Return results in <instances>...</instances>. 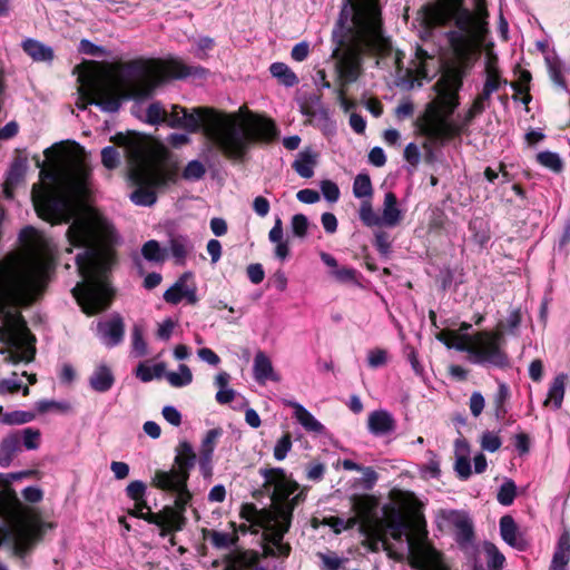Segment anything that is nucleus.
Instances as JSON below:
<instances>
[{
    "label": "nucleus",
    "mask_w": 570,
    "mask_h": 570,
    "mask_svg": "<svg viewBox=\"0 0 570 570\" xmlns=\"http://www.w3.org/2000/svg\"><path fill=\"white\" fill-rule=\"evenodd\" d=\"M32 203L38 216L51 224L72 223L67 229L70 245L85 249L76 256L82 282L72 288V295L87 314L106 309L112 291L108 273L115 263L114 245L118 235L100 214L88 210L77 215L72 200L59 190L33 186Z\"/></svg>",
    "instance_id": "nucleus-1"
},
{
    "label": "nucleus",
    "mask_w": 570,
    "mask_h": 570,
    "mask_svg": "<svg viewBox=\"0 0 570 570\" xmlns=\"http://www.w3.org/2000/svg\"><path fill=\"white\" fill-rule=\"evenodd\" d=\"M48 264L41 257L12 255L0 263V340L13 350L6 361L12 364L35 357V336L16 308L38 299L47 284Z\"/></svg>",
    "instance_id": "nucleus-2"
},
{
    "label": "nucleus",
    "mask_w": 570,
    "mask_h": 570,
    "mask_svg": "<svg viewBox=\"0 0 570 570\" xmlns=\"http://www.w3.org/2000/svg\"><path fill=\"white\" fill-rule=\"evenodd\" d=\"M206 70L190 67L177 59L165 62L135 59L124 63L112 79H91L81 86V109L96 105L107 112H117L122 100L150 98L156 88L167 78L181 79L188 76L202 77Z\"/></svg>",
    "instance_id": "nucleus-3"
},
{
    "label": "nucleus",
    "mask_w": 570,
    "mask_h": 570,
    "mask_svg": "<svg viewBox=\"0 0 570 570\" xmlns=\"http://www.w3.org/2000/svg\"><path fill=\"white\" fill-rule=\"evenodd\" d=\"M180 118H176L174 126L189 132H197L200 128L215 144L223 155L235 161H243L250 146L255 141H268L276 135L272 120L257 118L247 124L238 114L217 111L207 107L179 109Z\"/></svg>",
    "instance_id": "nucleus-4"
},
{
    "label": "nucleus",
    "mask_w": 570,
    "mask_h": 570,
    "mask_svg": "<svg viewBox=\"0 0 570 570\" xmlns=\"http://www.w3.org/2000/svg\"><path fill=\"white\" fill-rule=\"evenodd\" d=\"M263 488L269 494L273 511L256 510L245 505L242 517L266 531L265 553L272 557H288L291 546L283 542L289 530L294 510L306 500L307 488L299 484L282 468H262Z\"/></svg>",
    "instance_id": "nucleus-5"
},
{
    "label": "nucleus",
    "mask_w": 570,
    "mask_h": 570,
    "mask_svg": "<svg viewBox=\"0 0 570 570\" xmlns=\"http://www.w3.org/2000/svg\"><path fill=\"white\" fill-rule=\"evenodd\" d=\"M355 11L353 23L356 31L347 43H341L333 57L336 59V71L341 81L336 89L341 105L347 109L345 86L355 82L362 71V56L365 52L387 55L391 50L390 41L383 36L379 13L374 9H362L352 6Z\"/></svg>",
    "instance_id": "nucleus-6"
},
{
    "label": "nucleus",
    "mask_w": 570,
    "mask_h": 570,
    "mask_svg": "<svg viewBox=\"0 0 570 570\" xmlns=\"http://www.w3.org/2000/svg\"><path fill=\"white\" fill-rule=\"evenodd\" d=\"M462 85L463 72L459 69L444 73L433 85L435 97L416 120L419 131L428 140L444 144L464 132L479 115L470 107L461 121L451 120V116L460 105L459 91Z\"/></svg>",
    "instance_id": "nucleus-7"
},
{
    "label": "nucleus",
    "mask_w": 570,
    "mask_h": 570,
    "mask_svg": "<svg viewBox=\"0 0 570 570\" xmlns=\"http://www.w3.org/2000/svg\"><path fill=\"white\" fill-rule=\"evenodd\" d=\"M114 141L124 147L129 164V177L137 188L130 200L138 206H153L157 202L156 188H164L176 181V169L166 168L154 157L144 138L137 134H118Z\"/></svg>",
    "instance_id": "nucleus-8"
},
{
    "label": "nucleus",
    "mask_w": 570,
    "mask_h": 570,
    "mask_svg": "<svg viewBox=\"0 0 570 570\" xmlns=\"http://www.w3.org/2000/svg\"><path fill=\"white\" fill-rule=\"evenodd\" d=\"M433 19L439 26H446L450 20L454 21L459 31H449L448 39L454 50L459 53L465 52L470 42L474 39L482 38L487 31V22L481 18L475 17L461 3H455L446 10L436 11Z\"/></svg>",
    "instance_id": "nucleus-9"
},
{
    "label": "nucleus",
    "mask_w": 570,
    "mask_h": 570,
    "mask_svg": "<svg viewBox=\"0 0 570 570\" xmlns=\"http://www.w3.org/2000/svg\"><path fill=\"white\" fill-rule=\"evenodd\" d=\"M463 338L465 344L458 346V351L468 353L471 363L498 368L509 365L501 331H480Z\"/></svg>",
    "instance_id": "nucleus-10"
},
{
    "label": "nucleus",
    "mask_w": 570,
    "mask_h": 570,
    "mask_svg": "<svg viewBox=\"0 0 570 570\" xmlns=\"http://www.w3.org/2000/svg\"><path fill=\"white\" fill-rule=\"evenodd\" d=\"M416 539L407 538L411 566L419 570H449L442 554L433 546L426 543L428 530L424 515L415 520Z\"/></svg>",
    "instance_id": "nucleus-11"
},
{
    "label": "nucleus",
    "mask_w": 570,
    "mask_h": 570,
    "mask_svg": "<svg viewBox=\"0 0 570 570\" xmlns=\"http://www.w3.org/2000/svg\"><path fill=\"white\" fill-rule=\"evenodd\" d=\"M35 472L21 471L0 473V518L8 523H13L21 513V502L11 488L13 481L32 475Z\"/></svg>",
    "instance_id": "nucleus-12"
},
{
    "label": "nucleus",
    "mask_w": 570,
    "mask_h": 570,
    "mask_svg": "<svg viewBox=\"0 0 570 570\" xmlns=\"http://www.w3.org/2000/svg\"><path fill=\"white\" fill-rule=\"evenodd\" d=\"M187 481L186 475L177 479L173 473H163V470H157L153 476L151 484L159 490L176 493L175 509L184 513L191 500Z\"/></svg>",
    "instance_id": "nucleus-13"
},
{
    "label": "nucleus",
    "mask_w": 570,
    "mask_h": 570,
    "mask_svg": "<svg viewBox=\"0 0 570 570\" xmlns=\"http://www.w3.org/2000/svg\"><path fill=\"white\" fill-rule=\"evenodd\" d=\"M444 520L455 529V541L460 548H468L474 540V528L470 517L462 511L451 510L444 513Z\"/></svg>",
    "instance_id": "nucleus-14"
},
{
    "label": "nucleus",
    "mask_w": 570,
    "mask_h": 570,
    "mask_svg": "<svg viewBox=\"0 0 570 570\" xmlns=\"http://www.w3.org/2000/svg\"><path fill=\"white\" fill-rule=\"evenodd\" d=\"M419 515L423 514L416 512L413 514L412 521H407L399 510L393 509L386 522V528L390 530L391 537L396 541H402L403 538H405L406 541L407 538L416 539L415 520Z\"/></svg>",
    "instance_id": "nucleus-15"
},
{
    "label": "nucleus",
    "mask_w": 570,
    "mask_h": 570,
    "mask_svg": "<svg viewBox=\"0 0 570 570\" xmlns=\"http://www.w3.org/2000/svg\"><path fill=\"white\" fill-rule=\"evenodd\" d=\"M97 331L101 342L107 347H114L124 340L125 324L119 315H115L108 321L99 322Z\"/></svg>",
    "instance_id": "nucleus-16"
},
{
    "label": "nucleus",
    "mask_w": 570,
    "mask_h": 570,
    "mask_svg": "<svg viewBox=\"0 0 570 570\" xmlns=\"http://www.w3.org/2000/svg\"><path fill=\"white\" fill-rule=\"evenodd\" d=\"M175 463L178 469H171L169 471H163V473H173L177 479L183 478L184 475L189 479V471L194 468L196 463V454L191 444L187 441H181L176 449Z\"/></svg>",
    "instance_id": "nucleus-17"
},
{
    "label": "nucleus",
    "mask_w": 570,
    "mask_h": 570,
    "mask_svg": "<svg viewBox=\"0 0 570 570\" xmlns=\"http://www.w3.org/2000/svg\"><path fill=\"white\" fill-rule=\"evenodd\" d=\"M396 422L385 410H376L368 414L367 429L375 436H382L395 431Z\"/></svg>",
    "instance_id": "nucleus-18"
},
{
    "label": "nucleus",
    "mask_w": 570,
    "mask_h": 570,
    "mask_svg": "<svg viewBox=\"0 0 570 570\" xmlns=\"http://www.w3.org/2000/svg\"><path fill=\"white\" fill-rule=\"evenodd\" d=\"M253 375L257 383L265 384L267 381L279 382L281 377L275 373L271 358L262 351L254 357Z\"/></svg>",
    "instance_id": "nucleus-19"
},
{
    "label": "nucleus",
    "mask_w": 570,
    "mask_h": 570,
    "mask_svg": "<svg viewBox=\"0 0 570 570\" xmlns=\"http://www.w3.org/2000/svg\"><path fill=\"white\" fill-rule=\"evenodd\" d=\"M377 505V500L368 494L354 495L352 498V510L355 513L354 517L358 518V523H362V530L370 522V519L375 512Z\"/></svg>",
    "instance_id": "nucleus-20"
},
{
    "label": "nucleus",
    "mask_w": 570,
    "mask_h": 570,
    "mask_svg": "<svg viewBox=\"0 0 570 570\" xmlns=\"http://www.w3.org/2000/svg\"><path fill=\"white\" fill-rule=\"evenodd\" d=\"M403 219V213L399 208L397 198L394 193L389 191L384 196L383 210L380 216L381 226L395 227Z\"/></svg>",
    "instance_id": "nucleus-21"
},
{
    "label": "nucleus",
    "mask_w": 570,
    "mask_h": 570,
    "mask_svg": "<svg viewBox=\"0 0 570 570\" xmlns=\"http://www.w3.org/2000/svg\"><path fill=\"white\" fill-rule=\"evenodd\" d=\"M500 533L502 539L511 547L519 550L525 548V540L520 534L518 525L511 515H503L500 519Z\"/></svg>",
    "instance_id": "nucleus-22"
},
{
    "label": "nucleus",
    "mask_w": 570,
    "mask_h": 570,
    "mask_svg": "<svg viewBox=\"0 0 570 570\" xmlns=\"http://www.w3.org/2000/svg\"><path fill=\"white\" fill-rule=\"evenodd\" d=\"M27 170V161L24 159H16L7 174L3 183V195L6 198L13 197V189L23 180Z\"/></svg>",
    "instance_id": "nucleus-23"
},
{
    "label": "nucleus",
    "mask_w": 570,
    "mask_h": 570,
    "mask_svg": "<svg viewBox=\"0 0 570 570\" xmlns=\"http://www.w3.org/2000/svg\"><path fill=\"white\" fill-rule=\"evenodd\" d=\"M40 538L41 525L39 523L24 524L20 527L16 532V547L20 552H26Z\"/></svg>",
    "instance_id": "nucleus-24"
},
{
    "label": "nucleus",
    "mask_w": 570,
    "mask_h": 570,
    "mask_svg": "<svg viewBox=\"0 0 570 570\" xmlns=\"http://www.w3.org/2000/svg\"><path fill=\"white\" fill-rule=\"evenodd\" d=\"M115 383V375L106 364L98 365L89 377L90 387L98 393L108 392Z\"/></svg>",
    "instance_id": "nucleus-25"
},
{
    "label": "nucleus",
    "mask_w": 570,
    "mask_h": 570,
    "mask_svg": "<svg viewBox=\"0 0 570 570\" xmlns=\"http://www.w3.org/2000/svg\"><path fill=\"white\" fill-rule=\"evenodd\" d=\"M163 525L159 535L165 538L170 531H180L185 523L186 518L181 511L173 507H165L161 510Z\"/></svg>",
    "instance_id": "nucleus-26"
},
{
    "label": "nucleus",
    "mask_w": 570,
    "mask_h": 570,
    "mask_svg": "<svg viewBox=\"0 0 570 570\" xmlns=\"http://www.w3.org/2000/svg\"><path fill=\"white\" fill-rule=\"evenodd\" d=\"M570 561V532L564 531L557 543L556 551L552 557L550 570H568L567 566Z\"/></svg>",
    "instance_id": "nucleus-27"
},
{
    "label": "nucleus",
    "mask_w": 570,
    "mask_h": 570,
    "mask_svg": "<svg viewBox=\"0 0 570 570\" xmlns=\"http://www.w3.org/2000/svg\"><path fill=\"white\" fill-rule=\"evenodd\" d=\"M289 406L294 409V417L307 431L313 433H323L324 425L315 419V416L307 411L302 404L297 402H289Z\"/></svg>",
    "instance_id": "nucleus-28"
},
{
    "label": "nucleus",
    "mask_w": 570,
    "mask_h": 570,
    "mask_svg": "<svg viewBox=\"0 0 570 570\" xmlns=\"http://www.w3.org/2000/svg\"><path fill=\"white\" fill-rule=\"evenodd\" d=\"M317 164V154L311 149L302 150L292 164L293 169L303 178H311L314 175V167Z\"/></svg>",
    "instance_id": "nucleus-29"
},
{
    "label": "nucleus",
    "mask_w": 570,
    "mask_h": 570,
    "mask_svg": "<svg viewBox=\"0 0 570 570\" xmlns=\"http://www.w3.org/2000/svg\"><path fill=\"white\" fill-rule=\"evenodd\" d=\"M20 451L19 439L13 433L6 435L0 442V466L9 468Z\"/></svg>",
    "instance_id": "nucleus-30"
},
{
    "label": "nucleus",
    "mask_w": 570,
    "mask_h": 570,
    "mask_svg": "<svg viewBox=\"0 0 570 570\" xmlns=\"http://www.w3.org/2000/svg\"><path fill=\"white\" fill-rule=\"evenodd\" d=\"M21 46L23 51L35 61L49 62L55 57L52 48L38 40L28 38L22 41Z\"/></svg>",
    "instance_id": "nucleus-31"
},
{
    "label": "nucleus",
    "mask_w": 570,
    "mask_h": 570,
    "mask_svg": "<svg viewBox=\"0 0 570 570\" xmlns=\"http://www.w3.org/2000/svg\"><path fill=\"white\" fill-rule=\"evenodd\" d=\"M169 249L177 265H185L193 245L187 236L173 235L169 238Z\"/></svg>",
    "instance_id": "nucleus-32"
},
{
    "label": "nucleus",
    "mask_w": 570,
    "mask_h": 570,
    "mask_svg": "<svg viewBox=\"0 0 570 570\" xmlns=\"http://www.w3.org/2000/svg\"><path fill=\"white\" fill-rule=\"evenodd\" d=\"M567 379H568V376L564 373L558 374L553 379V381L549 387L548 397L544 401L546 405L551 402L556 410L561 407L562 401L564 397Z\"/></svg>",
    "instance_id": "nucleus-33"
},
{
    "label": "nucleus",
    "mask_w": 570,
    "mask_h": 570,
    "mask_svg": "<svg viewBox=\"0 0 570 570\" xmlns=\"http://www.w3.org/2000/svg\"><path fill=\"white\" fill-rule=\"evenodd\" d=\"M271 75L285 87H294L298 83V77L284 62H273L269 67Z\"/></svg>",
    "instance_id": "nucleus-34"
},
{
    "label": "nucleus",
    "mask_w": 570,
    "mask_h": 570,
    "mask_svg": "<svg viewBox=\"0 0 570 570\" xmlns=\"http://www.w3.org/2000/svg\"><path fill=\"white\" fill-rule=\"evenodd\" d=\"M353 195L360 199H371L373 196V186L368 174L361 173L356 175L353 183Z\"/></svg>",
    "instance_id": "nucleus-35"
},
{
    "label": "nucleus",
    "mask_w": 570,
    "mask_h": 570,
    "mask_svg": "<svg viewBox=\"0 0 570 570\" xmlns=\"http://www.w3.org/2000/svg\"><path fill=\"white\" fill-rule=\"evenodd\" d=\"M12 433L27 450H37L40 446L41 433L38 429L24 428Z\"/></svg>",
    "instance_id": "nucleus-36"
},
{
    "label": "nucleus",
    "mask_w": 570,
    "mask_h": 570,
    "mask_svg": "<svg viewBox=\"0 0 570 570\" xmlns=\"http://www.w3.org/2000/svg\"><path fill=\"white\" fill-rule=\"evenodd\" d=\"M191 276L190 273H184L178 281L164 293L165 302L176 305L184 298L187 278Z\"/></svg>",
    "instance_id": "nucleus-37"
},
{
    "label": "nucleus",
    "mask_w": 570,
    "mask_h": 570,
    "mask_svg": "<svg viewBox=\"0 0 570 570\" xmlns=\"http://www.w3.org/2000/svg\"><path fill=\"white\" fill-rule=\"evenodd\" d=\"M546 62L548 67V72L551 78V80L562 88L563 90L568 91L566 80L562 76V62L557 56H546Z\"/></svg>",
    "instance_id": "nucleus-38"
},
{
    "label": "nucleus",
    "mask_w": 570,
    "mask_h": 570,
    "mask_svg": "<svg viewBox=\"0 0 570 570\" xmlns=\"http://www.w3.org/2000/svg\"><path fill=\"white\" fill-rule=\"evenodd\" d=\"M131 354L135 357L147 355V343L144 338V326L135 324L131 330Z\"/></svg>",
    "instance_id": "nucleus-39"
},
{
    "label": "nucleus",
    "mask_w": 570,
    "mask_h": 570,
    "mask_svg": "<svg viewBox=\"0 0 570 570\" xmlns=\"http://www.w3.org/2000/svg\"><path fill=\"white\" fill-rule=\"evenodd\" d=\"M222 435H223L222 428H214V429L208 430L202 440L199 455L213 458L218 439Z\"/></svg>",
    "instance_id": "nucleus-40"
},
{
    "label": "nucleus",
    "mask_w": 570,
    "mask_h": 570,
    "mask_svg": "<svg viewBox=\"0 0 570 570\" xmlns=\"http://www.w3.org/2000/svg\"><path fill=\"white\" fill-rule=\"evenodd\" d=\"M166 379L171 386L183 387L191 383L193 374L190 368L186 364H180L178 366V372L166 373Z\"/></svg>",
    "instance_id": "nucleus-41"
},
{
    "label": "nucleus",
    "mask_w": 570,
    "mask_h": 570,
    "mask_svg": "<svg viewBox=\"0 0 570 570\" xmlns=\"http://www.w3.org/2000/svg\"><path fill=\"white\" fill-rule=\"evenodd\" d=\"M358 216L365 226H381L380 216L374 212L371 199L361 203Z\"/></svg>",
    "instance_id": "nucleus-42"
},
{
    "label": "nucleus",
    "mask_w": 570,
    "mask_h": 570,
    "mask_svg": "<svg viewBox=\"0 0 570 570\" xmlns=\"http://www.w3.org/2000/svg\"><path fill=\"white\" fill-rule=\"evenodd\" d=\"M325 524H327L336 534L345 530L353 529L358 524V518L350 517L348 519H344L341 517H330L325 520Z\"/></svg>",
    "instance_id": "nucleus-43"
},
{
    "label": "nucleus",
    "mask_w": 570,
    "mask_h": 570,
    "mask_svg": "<svg viewBox=\"0 0 570 570\" xmlns=\"http://www.w3.org/2000/svg\"><path fill=\"white\" fill-rule=\"evenodd\" d=\"M487 553V566L489 570H502L505 558L498 550V548L492 543H487L485 547Z\"/></svg>",
    "instance_id": "nucleus-44"
},
{
    "label": "nucleus",
    "mask_w": 570,
    "mask_h": 570,
    "mask_svg": "<svg viewBox=\"0 0 570 570\" xmlns=\"http://www.w3.org/2000/svg\"><path fill=\"white\" fill-rule=\"evenodd\" d=\"M537 160L540 165L559 173L561 171L563 165L560 156L557 153L552 151H541L537 155Z\"/></svg>",
    "instance_id": "nucleus-45"
},
{
    "label": "nucleus",
    "mask_w": 570,
    "mask_h": 570,
    "mask_svg": "<svg viewBox=\"0 0 570 570\" xmlns=\"http://www.w3.org/2000/svg\"><path fill=\"white\" fill-rule=\"evenodd\" d=\"M464 335L452 330H443L436 335V338L448 348H455L458 351V346L465 344Z\"/></svg>",
    "instance_id": "nucleus-46"
},
{
    "label": "nucleus",
    "mask_w": 570,
    "mask_h": 570,
    "mask_svg": "<svg viewBox=\"0 0 570 570\" xmlns=\"http://www.w3.org/2000/svg\"><path fill=\"white\" fill-rule=\"evenodd\" d=\"M515 495H517L515 483L512 480H507L500 487V489L498 491L497 499L500 504L508 507L513 503Z\"/></svg>",
    "instance_id": "nucleus-47"
},
{
    "label": "nucleus",
    "mask_w": 570,
    "mask_h": 570,
    "mask_svg": "<svg viewBox=\"0 0 570 570\" xmlns=\"http://www.w3.org/2000/svg\"><path fill=\"white\" fill-rule=\"evenodd\" d=\"M167 119V111L159 101L153 102L148 106L146 111V121L150 125H158L165 122Z\"/></svg>",
    "instance_id": "nucleus-48"
},
{
    "label": "nucleus",
    "mask_w": 570,
    "mask_h": 570,
    "mask_svg": "<svg viewBox=\"0 0 570 570\" xmlns=\"http://www.w3.org/2000/svg\"><path fill=\"white\" fill-rule=\"evenodd\" d=\"M357 274L355 268L346 266L331 271V275L335 281L342 284H358Z\"/></svg>",
    "instance_id": "nucleus-49"
},
{
    "label": "nucleus",
    "mask_w": 570,
    "mask_h": 570,
    "mask_svg": "<svg viewBox=\"0 0 570 570\" xmlns=\"http://www.w3.org/2000/svg\"><path fill=\"white\" fill-rule=\"evenodd\" d=\"M141 254L149 262H163L165 259L163 249L155 239L148 240L142 245Z\"/></svg>",
    "instance_id": "nucleus-50"
},
{
    "label": "nucleus",
    "mask_w": 570,
    "mask_h": 570,
    "mask_svg": "<svg viewBox=\"0 0 570 570\" xmlns=\"http://www.w3.org/2000/svg\"><path fill=\"white\" fill-rule=\"evenodd\" d=\"M317 557L322 561V567L325 570H338L347 561V559L341 558L334 552H318Z\"/></svg>",
    "instance_id": "nucleus-51"
},
{
    "label": "nucleus",
    "mask_w": 570,
    "mask_h": 570,
    "mask_svg": "<svg viewBox=\"0 0 570 570\" xmlns=\"http://www.w3.org/2000/svg\"><path fill=\"white\" fill-rule=\"evenodd\" d=\"M308 219L304 214H296L292 217L291 228L294 236L304 238L307 235Z\"/></svg>",
    "instance_id": "nucleus-52"
},
{
    "label": "nucleus",
    "mask_w": 570,
    "mask_h": 570,
    "mask_svg": "<svg viewBox=\"0 0 570 570\" xmlns=\"http://www.w3.org/2000/svg\"><path fill=\"white\" fill-rule=\"evenodd\" d=\"M292 436L289 433H285L279 440H277L274 446V458L277 461H283L292 449Z\"/></svg>",
    "instance_id": "nucleus-53"
},
{
    "label": "nucleus",
    "mask_w": 570,
    "mask_h": 570,
    "mask_svg": "<svg viewBox=\"0 0 570 570\" xmlns=\"http://www.w3.org/2000/svg\"><path fill=\"white\" fill-rule=\"evenodd\" d=\"M205 173V166L199 160H191L186 165L183 177L187 180H198Z\"/></svg>",
    "instance_id": "nucleus-54"
},
{
    "label": "nucleus",
    "mask_w": 570,
    "mask_h": 570,
    "mask_svg": "<svg viewBox=\"0 0 570 570\" xmlns=\"http://www.w3.org/2000/svg\"><path fill=\"white\" fill-rule=\"evenodd\" d=\"M236 541L232 534L219 531H212L210 533V542L217 549H227L232 547Z\"/></svg>",
    "instance_id": "nucleus-55"
},
{
    "label": "nucleus",
    "mask_w": 570,
    "mask_h": 570,
    "mask_svg": "<svg viewBox=\"0 0 570 570\" xmlns=\"http://www.w3.org/2000/svg\"><path fill=\"white\" fill-rule=\"evenodd\" d=\"M389 354L383 348H373L367 353V363L372 368L384 366L387 363Z\"/></svg>",
    "instance_id": "nucleus-56"
},
{
    "label": "nucleus",
    "mask_w": 570,
    "mask_h": 570,
    "mask_svg": "<svg viewBox=\"0 0 570 570\" xmlns=\"http://www.w3.org/2000/svg\"><path fill=\"white\" fill-rule=\"evenodd\" d=\"M102 165L108 169H115L119 165V153L112 146H107L101 150Z\"/></svg>",
    "instance_id": "nucleus-57"
},
{
    "label": "nucleus",
    "mask_w": 570,
    "mask_h": 570,
    "mask_svg": "<svg viewBox=\"0 0 570 570\" xmlns=\"http://www.w3.org/2000/svg\"><path fill=\"white\" fill-rule=\"evenodd\" d=\"M501 439L497 433L487 431L482 434L481 446L483 450L495 452L501 448Z\"/></svg>",
    "instance_id": "nucleus-58"
},
{
    "label": "nucleus",
    "mask_w": 570,
    "mask_h": 570,
    "mask_svg": "<svg viewBox=\"0 0 570 570\" xmlns=\"http://www.w3.org/2000/svg\"><path fill=\"white\" fill-rule=\"evenodd\" d=\"M321 190L324 198L330 203H335L340 198L338 186L332 180L326 179L321 181Z\"/></svg>",
    "instance_id": "nucleus-59"
},
{
    "label": "nucleus",
    "mask_w": 570,
    "mask_h": 570,
    "mask_svg": "<svg viewBox=\"0 0 570 570\" xmlns=\"http://www.w3.org/2000/svg\"><path fill=\"white\" fill-rule=\"evenodd\" d=\"M374 246L379 250L380 254L386 256L391 253V242L389 234L383 230H379L375 233Z\"/></svg>",
    "instance_id": "nucleus-60"
},
{
    "label": "nucleus",
    "mask_w": 570,
    "mask_h": 570,
    "mask_svg": "<svg viewBox=\"0 0 570 570\" xmlns=\"http://www.w3.org/2000/svg\"><path fill=\"white\" fill-rule=\"evenodd\" d=\"M21 389V381L18 379L17 373L8 379L0 380V394L14 393Z\"/></svg>",
    "instance_id": "nucleus-61"
},
{
    "label": "nucleus",
    "mask_w": 570,
    "mask_h": 570,
    "mask_svg": "<svg viewBox=\"0 0 570 570\" xmlns=\"http://www.w3.org/2000/svg\"><path fill=\"white\" fill-rule=\"evenodd\" d=\"M501 83H507V80L502 79L501 76H487L485 82L483 85V97L491 98V95L495 92Z\"/></svg>",
    "instance_id": "nucleus-62"
},
{
    "label": "nucleus",
    "mask_w": 570,
    "mask_h": 570,
    "mask_svg": "<svg viewBox=\"0 0 570 570\" xmlns=\"http://www.w3.org/2000/svg\"><path fill=\"white\" fill-rule=\"evenodd\" d=\"M146 491V485L141 481H132L130 482L126 488V493L128 498H130L134 501H140L142 500Z\"/></svg>",
    "instance_id": "nucleus-63"
},
{
    "label": "nucleus",
    "mask_w": 570,
    "mask_h": 570,
    "mask_svg": "<svg viewBox=\"0 0 570 570\" xmlns=\"http://www.w3.org/2000/svg\"><path fill=\"white\" fill-rule=\"evenodd\" d=\"M484 397L480 392H473L470 397V411L474 417H478L484 409Z\"/></svg>",
    "instance_id": "nucleus-64"
}]
</instances>
